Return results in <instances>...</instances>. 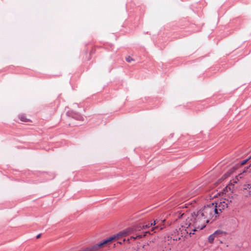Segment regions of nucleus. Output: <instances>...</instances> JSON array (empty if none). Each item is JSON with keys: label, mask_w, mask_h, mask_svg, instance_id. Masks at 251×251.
Listing matches in <instances>:
<instances>
[{"label": "nucleus", "mask_w": 251, "mask_h": 251, "mask_svg": "<svg viewBox=\"0 0 251 251\" xmlns=\"http://www.w3.org/2000/svg\"><path fill=\"white\" fill-rule=\"evenodd\" d=\"M214 233L216 237H223L226 235V233L225 231H224L221 230H217L216 231H215Z\"/></svg>", "instance_id": "39448f33"}, {"label": "nucleus", "mask_w": 251, "mask_h": 251, "mask_svg": "<svg viewBox=\"0 0 251 251\" xmlns=\"http://www.w3.org/2000/svg\"><path fill=\"white\" fill-rule=\"evenodd\" d=\"M146 246H145H145H143V248H145V247H146Z\"/></svg>", "instance_id": "a211bd4d"}, {"label": "nucleus", "mask_w": 251, "mask_h": 251, "mask_svg": "<svg viewBox=\"0 0 251 251\" xmlns=\"http://www.w3.org/2000/svg\"><path fill=\"white\" fill-rule=\"evenodd\" d=\"M19 119L20 120L24 122H30V120L27 118L24 115H21L19 116Z\"/></svg>", "instance_id": "0eeeda50"}, {"label": "nucleus", "mask_w": 251, "mask_h": 251, "mask_svg": "<svg viewBox=\"0 0 251 251\" xmlns=\"http://www.w3.org/2000/svg\"><path fill=\"white\" fill-rule=\"evenodd\" d=\"M164 228L163 225L159 226L157 225L155 226H153L151 229V231H153L154 232H156V230H161Z\"/></svg>", "instance_id": "6e6552de"}, {"label": "nucleus", "mask_w": 251, "mask_h": 251, "mask_svg": "<svg viewBox=\"0 0 251 251\" xmlns=\"http://www.w3.org/2000/svg\"><path fill=\"white\" fill-rule=\"evenodd\" d=\"M151 224H152V226H155L156 224L154 223V222L151 223Z\"/></svg>", "instance_id": "4468645a"}, {"label": "nucleus", "mask_w": 251, "mask_h": 251, "mask_svg": "<svg viewBox=\"0 0 251 251\" xmlns=\"http://www.w3.org/2000/svg\"><path fill=\"white\" fill-rule=\"evenodd\" d=\"M126 60L128 62H131V61H134L133 59L130 56H128L126 57Z\"/></svg>", "instance_id": "9b49d317"}, {"label": "nucleus", "mask_w": 251, "mask_h": 251, "mask_svg": "<svg viewBox=\"0 0 251 251\" xmlns=\"http://www.w3.org/2000/svg\"><path fill=\"white\" fill-rule=\"evenodd\" d=\"M251 176L250 171L249 170V168H247L245 170L243 171L242 173L239 174L236 176L235 179H234V183H237L238 181H239L240 179L246 178L248 179Z\"/></svg>", "instance_id": "20e7f679"}, {"label": "nucleus", "mask_w": 251, "mask_h": 251, "mask_svg": "<svg viewBox=\"0 0 251 251\" xmlns=\"http://www.w3.org/2000/svg\"><path fill=\"white\" fill-rule=\"evenodd\" d=\"M230 175V173H229L228 172H227V173L225 174L222 177V178L219 180V181H221L222 180H224V179L226 178V177H227L228 176H229Z\"/></svg>", "instance_id": "9d476101"}, {"label": "nucleus", "mask_w": 251, "mask_h": 251, "mask_svg": "<svg viewBox=\"0 0 251 251\" xmlns=\"http://www.w3.org/2000/svg\"><path fill=\"white\" fill-rule=\"evenodd\" d=\"M181 239L180 237H178V240H180Z\"/></svg>", "instance_id": "f3484780"}, {"label": "nucleus", "mask_w": 251, "mask_h": 251, "mask_svg": "<svg viewBox=\"0 0 251 251\" xmlns=\"http://www.w3.org/2000/svg\"><path fill=\"white\" fill-rule=\"evenodd\" d=\"M153 222L156 224L158 223V221L157 220H155L153 221Z\"/></svg>", "instance_id": "2eb2a0df"}, {"label": "nucleus", "mask_w": 251, "mask_h": 251, "mask_svg": "<svg viewBox=\"0 0 251 251\" xmlns=\"http://www.w3.org/2000/svg\"><path fill=\"white\" fill-rule=\"evenodd\" d=\"M250 158H251V157H249L248 158H247L245 160H243L241 163V165H245L247 162V161L250 159Z\"/></svg>", "instance_id": "f8f14e48"}, {"label": "nucleus", "mask_w": 251, "mask_h": 251, "mask_svg": "<svg viewBox=\"0 0 251 251\" xmlns=\"http://www.w3.org/2000/svg\"><path fill=\"white\" fill-rule=\"evenodd\" d=\"M215 237H216L215 235H214V233L210 235L208 237V242L210 243H213V241Z\"/></svg>", "instance_id": "1a4fd4ad"}, {"label": "nucleus", "mask_w": 251, "mask_h": 251, "mask_svg": "<svg viewBox=\"0 0 251 251\" xmlns=\"http://www.w3.org/2000/svg\"><path fill=\"white\" fill-rule=\"evenodd\" d=\"M229 201L221 199L215 203H211L200 209L196 213L194 212L185 219L181 227L177 230V235L186 238L191 236L195 231L204 228L211 219L215 220L222 210L227 207Z\"/></svg>", "instance_id": "f257e3e1"}, {"label": "nucleus", "mask_w": 251, "mask_h": 251, "mask_svg": "<svg viewBox=\"0 0 251 251\" xmlns=\"http://www.w3.org/2000/svg\"><path fill=\"white\" fill-rule=\"evenodd\" d=\"M147 233H149V234H151L150 231H146L145 232H144V233L143 235L142 234L137 235L135 237L131 236L130 238L133 239L134 240L136 239H140V238H142V237H145Z\"/></svg>", "instance_id": "423d86ee"}, {"label": "nucleus", "mask_w": 251, "mask_h": 251, "mask_svg": "<svg viewBox=\"0 0 251 251\" xmlns=\"http://www.w3.org/2000/svg\"><path fill=\"white\" fill-rule=\"evenodd\" d=\"M186 215H184V213H182L181 214H180V213L179 214V216H178V218H180V217H184V218H186Z\"/></svg>", "instance_id": "ddd939ff"}, {"label": "nucleus", "mask_w": 251, "mask_h": 251, "mask_svg": "<svg viewBox=\"0 0 251 251\" xmlns=\"http://www.w3.org/2000/svg\"><path fill=\"white\" fill-rule=\"evenodd\" d=\"M242 193L245 198L251 197V182L244 185Z\"/></svg>", "instance_id": "7ed1b4c3"}, {"label": "nucleus", "mask_w": 251, "mask_h": 251, "mask_svg": "<svg viewBox=\"0 0 251 251\" xmlns=\"http://www.w3.org/2000/svg\"><path fill=\"white\" fill-rule=\"evenodd\" d=\"M151 226L152 224H151V223H148L142 226L140 225L136 226L134 227L127 228L123 231L118 233L116 235L111 236L107 239L94 245L92 247L88 248V251H96L102 248L106 247L108 245L110 244L114 241L118 240L121 238L125 237L134 231H140L142 229L149 228Z\"/></svg>", "instance_id": "f03ea898"}, {"label": "nucleus", "mask_w": 251, "mask_h": 251, "mask_svg": "<svg viewBox=\"0 0 251 251\" xmlns=\"http://www.w3.org/2000/svg\"><path fill=\"white\" fill-rule=\"evenodd\" d=\"M40 237V234H39V235H38L36 236V238H39Z\"/></svg>", "instance_id": "dca6fc26"}]
</instances>
